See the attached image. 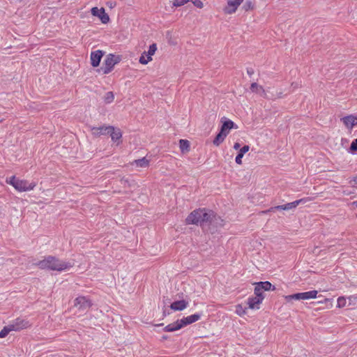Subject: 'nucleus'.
Instances as JSON below:
<instances>
[{
	"label": "nucleus",
	"mask_w": 357,
	"mask_h": 357,
	"mask_svg": "<svg viewBox=\"0 0 357 357\" xmlns=\"http://www.w3.org/2000/svg\"><path fill=\"white\" fill-rule=\"evenodd\" d=\"M35 265L41 269H50L57 271L67 270L73 266L70 262L61 261L53 256H48L44 259L35 263Z\"/></svg>",
	"instance_id": "obj_1"
},
{
	"label": "nucleus",
	"mask_w": 357,
	"mask_h": 357,
	"mask_svg": "<svg viewBox=\"0 0 357 357\" xmlns=\"http://www.w3.org/2000/svg\"><path fill=\"white\" fill-rule=\"evenodd\" d=\"M200 317L201 316L199 314H195L186 317H183L180 320H177L176 321L166 326L164 328V331L167 332H173L179 330L185 326L197 321Z\"/></svg>",
	"instance_id": "obj_2"
},
{
	"label": "nucleus",
	"mask_w": 357,
	"mask_h": 357,
	"mask_svg": "<svg viewBox=\"0 0 357 357\" xmlns=\"http://www.w3.org/2000/svg\"><path fill=\"white\" fill-rule=\"evenodd\" d=\"M6 182L10 185H12L15 190L19 192H25L29 191L36 186V183L32 182L29 183L26 180H20L16 178L15 176H12L9 178L6 179Z\"/></svg>",
	"instance_id": "obj_3"
},
{
	"label": "nucleus",
	"mask_w": 357,
	"mask_h": 357,
	"mask_svg": "<svg viewBox=\"0 0 357 357\" xmlns=\"http://www.w3.org/2000/svg\"><path fill=\"white\" fill-rule=\"evenodd\" d=\"M121 59L119 55L108 54L104 61V66L100 70H102L105 75L109 74L113 70L114 66L121 61Z\"/></svg>",
	"instance_id": "obj_4"
},
{
	"label": "nucleus",
	"mask_w": 357,
	"mask_h": 357,
	"mask_svg": "<svg viewBox=\"0 0 357 357\" xmlns=\"http://www.w3.org/2000/svg\"><path fill=\"white\" fill-rule=\"evenodd\" d=\"M157 50V45L153 43L149 46L148 52H144L142 56L139 57V63L144 65L147 64L149 61H152V56L155 53Z\"/></svg>",
	"instance_id": "obj_5"
},
{
	"label": "nucleus",
	"mask_w": 357,
	"mask_h": 357,
	"mask_svg": "<svg viewBox=\"0 0 357 357\" xmlns=\"http://www.w3.org/2000/svg\"><path fill=\"white\" fill-rule=\"evenodd\" d=\"M113 130V126H103L100 127H91V134L96 137H100V135H105L109 134L111 130Z\"/></svg>",
	"instance_id": "obj_6"
},
{
	"label": "nucleus",
	"mask_w": 357,
	"mask_h": 357,
	"mask_svg": "<svg viewBox=\"0 0 357 357\" xmlns=\"http://www.w3.org/2000/svg\"><path fill=\"white\" fill-rule=\"evenodd\" d=\"M74 305L79 310L84 311L89 309L91 305V301L84 296L77 297L74 301Z\"/></svg>",
	"instance_id": "obj_7"
},
{
	"label": "nucleus",
	"mask_w": 357,
	"mask_h": 357,
	"mask_svg": "<svg viewBox=\"0 0 357 357\" xmlns=\"http://www.w3.org/2000/svg\"><path fill=\"white\" fill-rule=\"evenodd\" d=\"M13 331H18L30 326L29 322L24 319L17 318L10 324Z\"/></svg>",
	"instance_id": "obj_8"
},
{
	"label": "nucleus",
	"mask_w": 357,
	"mask_h": 357,
	"mask_svg": "<svg viewBox=\"0 0 357 357\" xmlns=\"http://www.w3.org/2000/svg\"><path fill=\"white\" fill-rule=\"evenodd\" d=\"M91 13L93 16L98 17L103 24L107 23L109 20V15L105 13L103 8H98L97 7H93L91 9Z\"/></svg>",
	"instance_id": "obj_9"
},
{
	"label": "nucleus",
	"mask_w": 357,
	"mask_h": 357,
	"mask_svg": "<svg viewBox=\"0 0 357 357\" xmlns=\"http://www.w3.org/2000/svg\"><path fill=\"white\" fill-rule=\"evenodd\" d=\"M243 0H229L224 8L226 14H232L236 12L238 7L243 3Z\"/></svg>",
	"instance_id": "obj_10"
},
{
	"label": "nucleus",
	"mask_w": 357,
	"mask_h": 357,
	"mask_svg": "<svg viewBox=\"0 0 357 357\" xmlns=\"http://www.w3.org/2000/svg\"><path fill=\"white\" fill-rule=\"evenodd\" d=\"M201 209H197L192 211L186 218L187 224H194L201 225Z\"/></svg>",
	"instance_id": "obj_11"
},
{
	"label": "nucleus",
	"mask_w": 357,
	"mask_h": 357,
	"mask_svg": "<svg viewBox=\"0 0 357 357\" xmlns=\"http://www.w3.org/2000/svg\"><path fill=\"white\" fill-rule=\"evenodd\" d=\"M341 121L348 129H352L354 126H357V116L349 115L342 118Z\"/></svg>",
	"instance_id": "obj_12"
},
{
	"label": "nucleus",
	"mask_w": 357,
	"mask_h": 357,
	"mask_svg": "<svg viewBox=\"0 0 357 357\" xmlns=\"http://www.w3.org/2000/svg\"><path fill=\"white\" fill-rule=\"evenodd\" d=\"M201 225L204 224L211 223L213 218L215 217L213 213L211 211H207L206 209H201Z\"/></svg>",
	"instance_id": "obj_13"
},
{
	"label": "nucleus",
	"mask_w": 357,
	"mask_h": 357,
	"mask_svg": "<svg viewBox=\"0 0 357 357\" xmlns=\"http://www.w3.org/2000/svg\"><path fill=\"white\" fill-rule=\"evenodd\" d=\"M103 56V52L101 50H96L91 53V64L93 67L99 66L101 59Z\"/></svg>",
	"instance_id": "obj_14"
},
{
	"label": "nucleus",
	"mask_w": 357,
	"mask_h": 357,
	"mask_svg": "<svg viewBox=\"0 0 357 357\" xmlns=\"http://www.w3.org/2000/svg\"><path fill=\"white\" fill-rule=\"evenodd\" d=\"M264 297H250L248 299V305L249 308L250 309H259V305L263 301Z\"/></svg>",
	"instance_id": "obj_15"
},
{
	"label": "nucleus",
	"mask_w": 357,
	"mask_h": 357,
	"mask_svg": "<svg viewBox=\"0 0 357 357\" xmlns=\"http://www.w3.org/2000/svg\"><path fill=\"white\" fill-rule=\"evenodd\" d=\"M188 305V302L185 301V300H181L173 302L171 304L170 307L174 311H181L185 309Z\"/></svg>",
	"instance_id": "obj_16"
},
{
	"label": "nucleus",
	"mask_w": 357,
	"mask_h": 357,
	"mask_svg": "<svg viewBox=\"0 0 357 357\" xmlns=\"http://www.w3.org/2000/svg\"><path fill=\"white\" fill-rule=\"evenodd\" d=\"M234 128V123L231 120L225 121L221 126L220 131L222 133L225 134L227 136L229 130Z\"/></svg>",
	"instance_id": "obj_17"
},
{
	"label": "nucleus",
	"mask_w": 357,
	"mask_h": 357,
	"mask_svg": "<svg viewBox=\"0 0 357 357\" xmlns=\"http://www.w3.org/2000/svg\"><path fill=\"white\" fill-rule=\"evenodd\" d=\"M307 201V199H301L298 200H296L293 202L287 203L286 204H284V210L288 211L293 208H295L298 206L300 204H304L306 203Z\"/></svg>",
	"instance_id": "obj_18"
},
{
	"label": "nucleus",
	"mask_w": 357,
	"mask_h": 357,
	"mask_svg": "<svg viewBox=\"0 0 357 357\" xmlns=\"http://www.w3.org/2000/svg\"><path fill=\"white\" fill-rule=\"evenodd\" d=\"M250 90L252 92L259 93L262 97L266 98V93L264 88L255 82L251 84Z\"/></svg>",
	"instance_id": "obj_19"
},
{
	"label": "nucleus",
	"mask_w": 357,
	"mask_h": 357,
	"mask_svg": "<svg viewBox=\"0 0 357 357\" xmlns=\"http://www.w3.org/2000/svg\"><path fill=\"white\" fill-rule=\"evenodd\" d=\"M249 149L250 146L248 145H245L241 149H240L239 152L235 159V161L237 164H242V158L243 157L244 154L249 151Z\"/></svg>",
	"instance_id": "obj_20"
},
{
	"label": "nucleus",
	"mask_w": 357,
	"mask_h": 357,
	"mask_svg": "<svg viewBox=\"0 0 357 357\" xmlns=\"http://www.w3.org/2000/svg\"><path fill=\"white\" fill-rule=\"evenodd\" d=\"M132 165L138 167H146L149 165V160L145 157L133 161Z\"/></svg>",
	"instance_id": "obj_21"
},
{
	"label": "nucleus",
	"mask_w": 357,
	"mask_h": 357,
	"mask_svg": "<svg viewBox=\"0 0 357 357\" xmlns=\"http://www.w3.org/2000/svg\"><path fill=\"white\" fill-rule=\"evenodd\" d=\"M318 294V291L317 290H312L310 291L306 292H302V300H307L310 298H315L317 297V295Z\"/></svg>",
	"instance_id": "obj_22"
},
{
	"label": "nucleus",
	"mask_w": 357,
	"mask_h": 357,
	"mask_svg": "<svg viewBox=\"0 0 357 357\" xmlns=\"http://www.w3.org/2000/svg\"><path fill=\"white\" fill-rule=\"evenodd\" d=\"M109 134H110L111 138L114 142L119 139L122 137V133H121L120 129H119V128L116 129L114 127H113V130H111Z\"/></svg>",
	"instance_id": "obj_23"
},
{
	"label": "nucleus",
	"mask_w": 357,
	"mask_h": 357,
	"mask_svg": "<svg viewBox=\"0 0 357 357\" xmlns=\"http://www.w3.org/2000/svg\"><path fill=\"white\" fill-rule=\"evenodd\" d=\"M226 137L225 134L219 132L213 142V144L216 146H219L224 141Z\"/></svg>",
	"instance_id": "obj_24"
},
{
	"label": "nucleus",
	"mask_w": 357,
	"mask_h": 357,
	"mask_svg": "<svg viewBox=\"0 0 357 357\" xmlns=\"http://www.w3.org/2000/svg\"><path fill=\"white\" fill-rule=\"evenodd\" d=\"M260 287H261V289H262V290H264V291H268V290H275V287L272 286L271 283L266 281V282H260L258 283Z\"/></svg>",
	"instance_id": "obj_25"
},
{
	"label": "nucleus",
	"mask_w": 357,
	"mask_h": 357,
	"mask_svg": "<svg viewBox=\"0 0 357 357\" xmlns=\"http://www.w3.org/2000/svg\"><path fill=\"white\" fill-rule=\"evenodd\" d=\"M180 149L182 152L185 151H188L190 147V143L188 140L185 139H180L179 141Z\"/></svg>",
	"instance_id": "obj_26"
},
{
	"label": "nucleus",
	"mask_w": 357,
	"mask_h": 357,
	"mask_svg": "<svg viewBox=\"0 0 357 357\" xmlns=\"http://www.w3.org/2000/svg\"><path fill=\"white\" fill-rule=\"evenodd\" d=\"M13 331L10 325H8L3 327L0 331V338L5 337L10 332Z\"/></svg>",
	"instance_id": "obj_27"
},
{
	"label": "nucleus",
	"mask_w": 357,
	"mask_h": 357,
	"mask_svg": "<svg viewBox=\"0 0 357 357\" xmlns=\"http://www.w3.org/2000/svg\"><path fill=\"white\" fill-rule=\"evenodd\" d=\"M285 299L287 301H291L292 299H294V300H302V294H301V293H297V294H292V295L286 296H285Z\"/></svg>",
	"instance_id": "obj_28"
},
{
	"label": "nucleus",
	"mask_w": 357,
	"mask_h": 357,
	"mask_svg": "<svg viewBox=\"0 0 357 357\" xmlns=\"http://www.w3.org/2000/svg\"><path fill=\"white\" fill-rule=\"evenodd\" d=\"M104 99L107 103L112 102L114 99V93L112 91H109V92L106 93L105 95Z\"/></svg>",
	"instance_id": "obj_29"
},
{
	"label": "nucleus",
	"mask_w": 357,
	"mask_h": 357,
	"mask_svg": "<svg viewBox=\"0 0 357 357\" xmlns=\"http://www.w3.org/2000/svg\"><path fill=\"white\" fill-rule=\"evenodd\" d=\"M236 313L239 316H243L246 313V308H243L241 305L236 306Z\"/></svg>",
	"instance_id": "obj_30"
},
{
	"label": "nucleus",
	"mask_w": 357,
	"mask_h": 357,
	"mask_svg": "<svg viewBox=\"0 0 357 357\" xmlns=\"http://www.w3.org/2000/svg\"><path fill=\"white\" fill-rule=\"evenodd\" d=\"M275 210H284V205H279L274 207H271L266 211H263L261 213L263 214L267 213L268 212H274Z\"/></svg>",
	"instance_id": "obj_31"
},
{
	"label": "nucleus",
	"mask_w": 357,
	"mask_h": 357,
	"mask_svg": "<svg viewBox=\"0 0 357 357\" xmlns=\"http://www.w3.org/2000/svg\"><path fill=\"white\" fill-rule=\"evenodd\" d=\"M347 305V299L344 296H340L337 298V307H343Z\"/></svg>",
	"instance_id": "obj_32"
},
{
	"label": "nucleus",
	"mask_w": 357,
	"mask_h": 357,
	"mask_svg": "<svg viewBox=\"0 0 357 357\" xmlns=\"http://www.w3.org/2000/svg\"><path fill=\"white\" fill-rule=\"evenodd\" d=\"M243 8L246 11H248L249 10H252L254 8V4H253V3L251 1L248 0V1H245V3L243 5Z\"/></svg>",
	"instance_id": "obj_33"
},
{
	"label": "nucleus",
	"mask_w": 357,
	"mask_h": 357,
	"mask_svg": "<svg viewBox=\"0 0 357 357\" xmlns=\"http://www.w3.org/2000/svg\"><path fill=\"white\" fill-rule=\"evenodd\" d=\"M263 290L261 289L260 285L257 283L255 288V294L257 297H264L262 296Z\"/></svg>",
	"instance_id": "obj_34"
},
{
	"label": "nucleus",
	"mask_w": 357,
	"mask_h": 357,
	"mask_svg": "<svg viewBox=\"0 0 357 357\" xmlns=\"http://www.w3.org/2000/svg\"><path fill=\"white\" fill-rule=\"evenodd\" d=\"M349 305H357V296L353 295L348 298Z\"/></svg>",
	"instance_id": "obj_35"
},
{
	"label": "nucleus",
	"mask_w": 357,
	"mask_h": 357,
	"mask_svg": "<svg viewBox=\"0 0 357 357\" xmlns=\"http://www.w3.org/2000/svg\"><path fill=\"white\" fill-rule=\"evenodd\" d=\"M190 0H174V6H181L188 2Z\"/></svg>",
	"instance_id": "obj_36"
},
{
	"label": "nucleus",
	"mask_w": 357,
	"mask_h": 357,
	"mask_svg": "<svg viewBox=\"0 0 357 357\" xmlns=\"http://www.w3.org/2000/svg\"><path fill=\"white\" fill-rule=\"evenodd\" d=\"M350 151L353 152L357 151V138L351 142L350 146Z\"/></svg>",
	"instance_id": "obj_37"
},
{
	"label": "nucleus",
	"mask_w": 357,
	"mask_h": 357,
	"mask_svg": "<svg viewBox=\"0 0 357 357\" xmlns=\"http://www.w3.org/2000/svg\"><path fill=\"white\" fill-rule=\"evenodd\" d=\"M192 3L197 8H202L203 7V3L200 0H191Z\"/></svg>",
	"instance_id": "obj_38"
},
{
	"label": "nucleus",
	"mask_w": 357,
	"mask_h": 357,
	"mask_svg": "<svg viewBox=\"0 0 357 357\" xmlns=\"http://www.w3.org/2000/svg\"><path fill=\"white\" fill-rule=\"evenodd\" d=\"M354 182V184L353 185L354 187H356L357 188V176H355L352 178V180H351L349 181V183L351 184V183Z\"/></svg>",
	"instance_id": "obj_39"
},
{
	"label": "nucleus",
	"mask_w": 357,
	"mask_h": 357,
	"mask_svg": "<svg viewBox=\"0 0 357 357\" xmlns=\"http://www.w3.org/2000/svg\"><path fill=\"white\" fill-rule=\"evenodd\" d=\"M234 149H236V150H238L240 149V144L236 142L234 144Z\"/></svg>",
	"instance_id": "obj_40"
},
{
	"label": "nucleus",
	"mask_w": 357,
	"mask_h": 357,
	"mask_svg": "<svg viewBox=\"0 0 357 357\" xmlns=\"http://www.w3.org/2000/svg\"><path fill=\"white\" fill-rule=\"evenodd\" d=\"M343 194L345 195H351V192H349L348 190H344Z\"/></svg>",
	"instance_id": "obj_41"
},
{
	"label": "nucleus",
	"mask_w": 357,
	"mask_h": 357,
	"mask_svg": "<svg viewBox=\"0 0 357 357\" xmlns=\"http://www.w3.org/2000/svg\"><path fill=\"white\" fill-rule=\"evenodd\" d=\"M351 205H353L357 208V201L352 202Z\"/></svg>",
	"instance_id": "obj_42"
},
{
	"label": "nucleus",
	"mask_w": 357,
	"mask_h": 357,
	"mask_svg": "<svg viewBox=\"0 0 357 357\" xmlns=\"http://www.w3.org/2000/svg\"><path fill=\"white\" fill-rule=\"evenodd\" d=\"M291 86H294V88H296V87H298V84H294V83H293V84H291Z\"/></svg>",
	"instance_id": "obj_43"
},
{
	"label": "nucleus",
	"mask_w": 357,
	"mask_h": 357,
	"mask_svg": "<svg viewBox=\"0 0 357 357\" xmlns=\"http://www.w3.org/2000/svg\"><path fill=\"white\" fill-rule=\"evenodd\" d=\"M147 58V54H144V59Z\"/></svg>",
	"instance_id": "obj_44"
}]
</instances>
